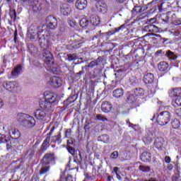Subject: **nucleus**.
Returning <instances> with one entry per match:
<instances>
[{
    "label": "nucleus",
    "instance_id": "1",
    "mask_svg": "<svg viewBox=\"0 0 181 181\" xmlns=\"http://www.w3.org/2000/svg\"><path fill=\"white\" fill-rule=\"evenodd\" d=\"M47 29H46L45 25H41L37 28V39L40 43V47L42 48V57L45 50L47 49V46H49V37L47 35Z\"/></svg>",
    "mask_w": 181,
    "mask_h": 181
},
{
    "label": "nucleus",
    "instance_id": "2",
    "mask_svg": "<svg viewBox=\"0 0 181 181\" xmlns=\"http://www.w3.org/2000/svg\"><path fill=\"white\" fill-rule=\"evenodd\" d=\"M42 59L45 63L49 65L50 73H52V74H59L60 73V68L57 64H54V57L50 51L45 50Z\"/></svg>",
    "mask_w": 181,
    "mask_h": 181
},
{
    "label": "nucleus",
    "instance_id": "3",
    "mask_svg": "<svg viewBox=\"0 0 181 181\" xmlns=\"http://www.w3.org/2000/svg\"><path fill=\"white\" fill-rule=\"evenodd\" d=\"M124 29H125V24H123L121 26L115 28V30L112 31H108L106 33H102L101 30H99L98 31L97 35L93 37V40H94V39H98V37L100 39H103V40H108L111 35L119 32V30H124Z\"/></svg>",
    "mask_w": 181,
    "mask_h": 181
},
{
    "label": "nucleus",
    "instance_id": "4",
    "mask_svg": "<svg viewBox=\"0 0 181 181\" xmlns=\"http://www.w3.org/2000/svg\"><path fill=\"white\" fill-rule=\"evenodd\" d=\"M172 118V114L169 111L161 112L157 117L156 121L158 125H168Z\"/></svg>",
    "mask_w": 181,
    "mask_h": 181
},
{
    "label": "nucleus",
    "instance_id": "5",
    "mask_svg": "<svg viewBox=\"0 0 181 181\" xmlns=\"http://www.w3.org/2000/svg\"><path fill=\"white\" fill-rule=\"evenodd\" d=\"M46 29L49 30H56L57 29V26H59V21L57 18L54 16H48L46 19Z\"/></svg>",
    "mask_w": 181,
    "mask_h": 181
},
{
    "label": "nucleus",
    "instance_id": "6",
    "mask_svg": "<svg viewBox=\"0 0 181 181\" xmlns=\"http://www.w3.org/2000/svg\"><path fill=\"white\" fill-rule=\"evenodd\" d=\"M153 80H155V76L152 73H148L147 74L144 75L143 78V81L145 84H150L151 86H148V90H151V93H155V88H156V83H153Z\"/></svg>",
    "mask_w": 181,
    "mask_h": 181
},
{
    "label": "nucleus",
    "instance_id": "7",
    "mask_svg": "<svg viewBox=\"0 0 181 181\" xmlns=\"http://www.w3.org/2000/svg\"><path fill=\"white\" fill-rule=\"evenodd\" d=\"M41 163L48 166L56 165V155H54V153H45L41 160Z\"/></svg>",
    "mask_w": 181,
    "mask_h": 181
},
{
    "label": "nucleus",
    "instance_id": "8",
    "mask_svg": "<svg viewBox=\"0 0 181 181\" xmlns=\"http://www.w3.org/2000/svg\"><path fill=\"white\" fill-rule=\"evenodd\" d=\"M3 87L6 90H8V91L13 93L19 87V83L16 81H5L3 83Z\"/></svg>",
    "mask_w": 181,
    "mask_h": 181
},
{
    "label": "nucleus",
    "instance_id": "9",
    "mask_svg": "<svg viewBox=\"0 0 181 181\" xmlns=\"http://www.w3.org/2000/svg\"><path fill=\"white\" fill-rule=\"evenodd\" d=\"M34 117L36 119L42 122L47 119V113L42 109H37L34 112Z\"/></svg>",
    "mask_w": 181,
    "mask_h": 181
},
{
    "label": "nucleus",
    "instance_id": "10",
    "mask_svg": "<svg viewBox=\"0 0 181 181\" xmlns=\"http://www.w3.org/2000/svg\"><path fill=\"white\" fill-rule=\"evenodd\" d=\"M49 83L52 87L54 88H59V87H62V84H63V81H62V78L59 76H52L50 78Z\"/></svg>",
    "mask_w": 181,
    "mask_h": 181
},
{
    "label": "nucleus",
    "instance_id": "11",
    "mask_svg": "<svg viewBox=\"0 0 181 181\" xmlns=\"http://www.w3.org/2000/svg\"><path fill=\"white\" fill-rule=\"evenodd\" d=\"M44 95L45 99L47 100V101H49L51 104L53 105L57 103V95L49 91L45 92Z\"/></svg>",
    "mask_w": 181,
    "mask_h": 181
},
{
    "label": "nucleus",
    "instance_id": "12",
    "mask_svg": "<svg viewBox=\"0 0 181 181\" xmlns=\"http://www.w3.org/2000/svg\"><path fill=\"white\" fill-rule=\"evenodd\" d=\"M36 125V120L35 118L30 115H28V118L25 119V122H23V127L27 128L28 129H30V128H33Z\"/></svg>",
    "mask_w": 181,
    "mask_h": 181
},
{
    "label": "nucleus",
    "instance_id": "13",
    "mask_svg": "<svg viewBox=\"0 0 181 181\" xmlns=\"http://www.w3.org/2000/svg\"><path fill=\"white\" fill-rule=\"evenodd\" d=\"M40 107L41 110H45V111H50L53 108V105L47 100V99L40 100Z\"/></svg>",
    "mask_w": 181,
    "mask_h": 181
},
{
    "label": "nucleus",
    "instance_id": "14",
    "mask_svg": "<svg viewBox=\"0 0 181 181\" xmlns=\"http://www.w3.org/2000/svg\"><path fill=\"white\" fill-rule=\"evenodd\" d=\"M90 28H93V30L95 29V26L100 25V17L97 15H93L90 18Z\"/></svg>",
    "mask_w": 181,
    "mask_h": 181
},
{
    "label": "nucleus",
    "instance_id": "15",
    "mask_svg": "<svg viewBox=\"0 0 181 181\" xmlns=\"http://www.w3.org/2000/svg\"><path fill=\"white\" fill-rule=\"evenodd\" d=\"M6 145L7 151H11V149H13V151H16V145H18V143L8 137Z\"/></svg>",
    "mask_w": 181,
    "mask_h": 181
},
{
    "label": "nucleus",
    "instance_id": "16",
    "mask_svg": "<svg viewBox=\"0 0 181 181\" xmlns=\"http://www.w3.org/2000/svg\"><path fill=\"white\" fill-rule=\"evenodd\" d=\"M60 12L64 16H69L71 13V7L69 4H63L61 6Z\"/></svg>",
    "mask_w": 181,
    "mask_h": 181
},
{
    "label": "nucleus",
    "instance_id": "17",
    "mask_svg": "<svg viewBox=\"0 0 181 181\" xmlns=\"http://www.w3.org/2000/svg\"><path fill=\"white\" fill-rule=\"evenodd\" d=\"M163 144H165V139L163 137H157L154 141V146L158 151L162 150V148H163Z\"/></svg>",
    "mask_w": 181,
    "mask_h": 181
},
{
    "label": "nucleus",
    "instance_id": "18",
    "mask_svg": "<svg viewBox=\"0 0 181 181\" xmlns=\"http://www.w3.org/2000/svg\"><path fill=\"white\" fill-rule=\"evenodd\" d=\"M8 134L12 139H19L21 138V132L16 128H12L8 131Z\"/></svg>",
    "mask_w": 181,
    "mask_h": 181
},
{
    "label": "nucleus",
    "instance_id": "19",
    "mask_svg": "<svg viewBox=\"0 0 181 181\" xmlns=\"http://www.w3.org/2000/svg\"><path fill=\"white\" fill-rule=\"evenodd\" d=\"M103 60L101 59V57H99L97 59H94L91 61L89 64L86 65L85 67H89V69H94L95 66L98 67V66L101 65Z\"/></svg>",
    "mask_w": 181,
    "mask_h": 181
},
{
    "label": "nucleus",
    "instance_id": "20",
    "mask_svg": "<svg viewBox=\"0 0 181 181\" xmlns=\"http://www.w3.org/2000/svg\"><path fill=\"white\" fill-rule=\"evenodd\" d=\"M169 95L173 98L174 97H179L181 94V88H172L168 91Z\"/></svg>",
    "mask_w": 181,
    "mask_h": 181
},
{
    "label": "nucleus",
    "instance_id": "21",
    "mask_svg": "<svg viewBox=\"0 0 181 181\" xmlns=\"http://www.w3.org/2000/svg\"><path fill=\"white\" fill-rule=\"evenodd\" d=\"M101 110L103 112H110L112 110V105L108 101H105L102 103Z\"/></svg>",
    "mask_w": 181,
    "mask_h": 181
},
{
    "label": "nucleus",
    "instance_id": "22",
    "mask_svg": "<svg viewBox=\"0 0 181 181\" xmlns=\"http://www.w3.org/2000/svg\"><path fill=\"white\" fill-rule=\"evenodd\" d=\"M79 25L81 28H86V29H88L89 30H93V28L91 27V25L90 24V21L87 20V18H82L79 21Z\"/></svg>",
    "mask_w": 181,
    "mask_h": 181
},
{
    "label": "nucleus",
    "instance_id": "23",
    "mask_svg": "<svg viewBox=\"0 0 181 181\" xmlns=\"http://www.w3.org/2000/svg\"><path fill=\"white\" fill-rule=\"evenodd\" d=\"M144 30L150 33H157V32H159V28L153 24H150L144 27Z\"/></svg>",
    "mask_w": 181,
    "mask_h": 181
},
{
    "label": "nucleus",
    "instance_id": "24",
    "mask_svg": "<svg viewBox=\"0 0 181 181\" xmlns=\"http://www.w3.org/2000/svg\"><path fill=\"white\" fill-rule=\"evenodd\" d=\"M75 5L77 9L83 11V9L87 8V0H77Z\"/></svg>",
    "mask_w": 181,
    "mask_h": 181
},
{
    "label": "nucleus",
    "instance_id": "25",
    "mask_svg": "<svg viewBox=\"0 0 181 181\" xmlns=\"http://www.w3.org/2000/svg\"><path fill=\"white\" fill-rule=\"evenodd\" d=\"M95 8L100 13H107V11H108V8L107 7V4H98L95 5Z\"/></svg>",
    "mask_w": 181,
    "mask_h": 181
},
{
    "label": "nucleus",
    "instance_id": "26",
    "mask_svg": "<svg viewBox=\"0 0 181 181\" xmlns=\"http://www.w3.org/2000/svg\"><path fill=\"white\" fill-rule=\"evenodd\" d=\"M29 117V115L24 114V113H18L16 117V120L18 122H20L22 125H23V122L28 119V117Z\"/></svg>",
    "mask_w": 181,
    "mask_h": 181
},
{
    "label": "nucleus",
    "instance_id": "27",
    "mask_svg": "<svg viewBox=\"0 0 181 181\" xmlns=\"http://www.w3.org/2000/svg\"><path fill=\"white\" fill-rule=\"evenodd\" d=\"M141 160L142 162H151V160L152 159V156L151 155V153L148 151H144L141 153Z\"/></svg>",
    "mask_w": 181,
    "mask_h": 181
},
{
    "label": "nucleus",
    "instance_id": "28",
    "mask_svg": "<svg viewBox=\"0 0 181 181\" xmlns=\"http://www.w3.org/2000/svg\"><path fill=\"white\" fill-rule=\"evenodd\" d=\"M21 71H22V66L17 65L14 69L11 71V76L13 78H16L19 74H21Z\"/></svg>",
    "mask_w": 181,
    "mask_h": 181
},
{
    "label": "nucleus",
    "instance_id": "29",
    "mask_svg": "<svg viewBox=\"0 0 181 181\" xmlns=\"http://www.w3.org/2000/svg\"><path fill=\"white\" fill-rule=\"evenodd\" d=\"M173 16H176L175 13H172V11H168L162 16L161 19L165 23H169V20L170 18H173Z\"/></svg>",
    "mask_w": 181,
    "mask_h": 181
},
{
    "label": "nucleus",
    "instance_id": "30",
    "mask_svg": "<svg viewBox=\"0 0 181 181\" xmlns=\"http://www.w3.org/2000/svg\"><path fill=\"white\" fill-rule=\"evenodd\" d=\"M122 95H124V89H122V88L115 89L112 91V96L115 98H121Z\"/></svg>",
    "mask_w": 181,
    "mask_h": 181
},
{
    "label": "nucleus",
    "instance_id": "31",
    "mask_svg": "<svg viewBox=\"0 0 181 181\" xmlns=\"http://www.w3.org/2000/svg\"><path fill=\"white\" fill-rule=\"evenodd\" d=\"M52 144H57L60 145L62 144V133L59 132L57 135L51 137Z\"/></svg>",
    "mask_w": 181,
    "mask_h": 181
},
{
    "label": "nucleus",
    "instance_id": "32",
    "mask_svg": "<svg viewBox=\"0 0 181 181\" xmlns=\"http://www.w3.org/2000/svg\"><path fill=\"white\" fill-rule=\"evenodd\" d=\"M41 163V168L40 169V175H46L50 170V165H45L43 163Z\"/></svg>",
    "mask_w": 181,
    "mask_h": 181
},
{
    "label": "nucleus",
    "instance_id": "33",
    "mask_svg": "<svg viewBox=\"0 0 181 181\" xmlns=\"http://www.w3.org/2000/svg\"><path fill=\"white\" fill-rule=\"evenodd\" d=\"M78 152V156H77V154L74 156V162L75 163V168H78V165H81V160H83V158L81 157V152L80 151Z\"/></svg>",
    "mask_w": 181,
    "mask_h": 181
},
{
    "label": "nucleus",
    "instance_id": "34",
    "mask_svg": "<svg viewBox=\"0 0 181 181\" xmlns=\"http://www.w3.org/2000/svg\"><path fill=\"white\" fill-rule=\"evenodd\" d=\"M158 69L160 71H166L169 69V64L166 62H161L158 63Z\"/></svg>",
    "mask_w": 181,
    "mask_h": 181
},
{
    "label": "nucleus",
    "instance_id": "35",
    "mask_svg": "<svg viewBox=\"0 0 181 181\" xmlns=\"http://www.w3.org/2000/svg\"><path fill=\"white\" fill-rule=\"evenodd\" d=\"M138 97L136 96V94L134 93H129L127 97V101L129 104H132L133 103H135Z\"/></svg>",
    "mask_w": 181,
    "mask_h": 181
},
{
    "label": "nucleus",
    "instance_id": "36",
    "mask_svg": "<svg viewBox=\"0 0 181 181\" xmlns=\"http://www.w3.org/2000/svg\"><path fill=\"white\" fill-rule=\"evenodd\" d=\"M165 56H166L169 60H176V59H177V56L175 54V52L169 49L165 52Z\"/></svg>",
    "mask_w": 181,
    "mask_h": 181
},
{
    "label": "nucleus",
    "instance_id": "37",
    "mask_svg": "<svg viewBox=\"0 0 181 181\" xmlns=\"http://www.w3.org/2000/svg\"><path fill=\"white\" fill-rule=\"evenodd\" d=\"M98 141H100V142H103V144H108V142H110V136L107 134H101L98 136Z\"/></svg>",
    "mask_w": 181,
    "mask_h": 181
},
{
    "label": "nucleus",
    "instance_id": "38",
    "mask_svg": "<svg viewBox=\"0 0 181 181\" xmlns=\"http://www.w3.org/2000/svg\"><path fill=\"white\" fill-rule=\"evenodd\" d=\"M152 138H153L152 133H149L144 136L143 141L144 144H147L149 145V144H151L153 141Z\"/></svg>",
    "mask_w": 181,
    "mask_h": 181
},
{
    "label": "nucleus",
    "instance_id": "39",
    "mask_svg": "<svg viewBox=\"0 0 181 181\" xmlns=\"http://www.w3.org/2000/svg\"><path fill=\"white\" fill-rule=\"evenodd\" d=\"M49 142L50 136H47L42 144L41 151H42V152H45V151L47 149V145H49Z\"/></svg>",
    "mask_w": 181,
    "mask_h": 181
},
{
    "label": "nucleus",
    "instance_id": "40",
    "mask_svg": "<svg viewBox=\"0 0 181 181\" xmlns=\"http://www.w3.org/2000/svg\"><path fill=\"white\" fill-rule=\"evenodd\" d=\"M9 16L13 19V21H16V11L13 7L9 8Z\"/></svg>",
    "mask_w": 181,
    "mask_h": 181
},
{
    "label": "nucleus",
    "instance_id": "41",
    "mask_svg": "<svg viewBox=\"0 0 181 181\" xmlns=\"http://www.w3.org/2000/svg\"><path fill=\"white\" fill-rule=\"evenodd\" d=\"M171 125L174 129H178L180 127V120L178 119H174L171 122Z\"/></svg>",
    "mask_w": 181,
    "mask_h": 181
},
{
    "label": "nucleus",
    "instance_id": "42",
    "mask_svg": "<svg viewBox=\"0 0 181 181\" xmlns=\"http://www.w3.org/2000/svg\"><path fill=\"white\" fill-rule=\"evenodd\" d=\"M66 149L68 152H69V153L72 155V156H76V155H77V153H78V150H76V148L70 146H66Z\"/></svg>",
    "mask_w": 181,
    "mask_h": 181
},
{
    "label": "nucleus",
    "instance_id": "43",
    "mask_svg": "<svg viewBox=\"0 0 181 181\" xmlns=\"http://www.w3.org/2000/svg\"><path fill=\"white\" fill-rule=\"evenodd\" d=\"M139 170L141 172H144V173H148V172H151V167L149 165H141L139 167Z\"/></svg>",
    "mask_w": 181,
    "mask_h": 181
},
{
    "label": "nucleus",
    "instance_id": "44",
    "mask_svg": "<svg viewBox=\"0 0 181 181\" xmlns=\"http://www.w3.org/2000/svg\"><path fill=\"white\" fill-rule=\"evenodd\" d=\"M9 136L0 134V145L6 144L8 142V139Z\"/></svg>",
    "mask_w": 181,
    "mask_h": 181
},
{
    "label": "nucleus",
    "instance_id": "45",
    "mask_svg": "<svg viewBox=\"0 0 181 181\" xmlns=\"http://www.w3.org/2000/svg\"><path fill=\"white\" fill-rule=\"evenodd\" d=\"M174 107H181V95L177 96L174 101H173Z\"/></svg>",
    "mask_w": 181,
    "mask_h": 181
},
{
    "label": "nucleus",
    "instance_id": "46",
    "mask_svg": "<svg viewBox=\"0 0 181 181\" xmlns=\"http://www.w3.org/2000/svg\"><path fill=\"white\" fill-rule=\"evenodd\" d=\"M144 11H145V8L142 9V7L139 6H135L132 10V13L136 15V13H141V12H144Z\"/></svg>",
    "mask_w": 181,
    "mask_h": 181
},
{
    "label": "nucleus",
    "instance_id": "47",
    "mask_svg": "<svg viewBox=\"0 0 181 181\" xmlns=\"http://www.w3.org/2000/svg\"><path fill=\"white\" fill-rule=\"evenodd\" d=\"M28 52H30V53H32L33 54H35V53L37 52V48H36V47H35V45H33V44H28Z\"/></svg>",
    "mask_w": 181,
    "mask_h": 181
},
{
    "label": "nucleus",
    "instance_id": "48",
    "mask_svg": "<svg viewBox=\"0 0 181 181\" xmlns=\"http://www.w3.org/2000/svg\"><path fill=\"white\" fill-rule=\"evenodd\" d=\"M134 93H136V97H138V95L142 96L145 94V91L142 88H136Z\"/></svg>",
    "mask_w": 181,
    "mask_h": 181
},
{
    "label": "nucleus",
    "instance_id": "49",
    "mask_svg": "<svg viewBox=\"0 0 181 181\" xmlns=\"http://www.w3.org/2000/svg\"><path fill=\"white\" fill-rule=\"evenodd\" d=\"M36 153V146H33L28 151V156H30V158H33V156H35V153Z\"/></svg>",
    "mask_w": 181,
    "mask_h": 181
},
{
    "label": "nucleus",
    "instance_id": "50",
    "mask_svg": "<svg viewBox=\"0 0 181 181\" xmlns=\"http://www.w3.org/2000/svg\"><path fill=\"white\" fill-rule=\"evenodd\" d=\"M129 81L132 86H136L138 84L139 81L138 78H136V76H132L129 78Z\"/></svg>",
    "mask_w": 181,
    "mask_h": 181
},
{
    "label": "nucleus",
    "instance_id": "51",
    "mask_svg": "<svg viewBox=\"0 0 181 181\" xmlns=\"http://www.w3.org/2000/svg\"><path fill=\"white\" fill-rule=\"evenodd\" d=\"M77 100V95L74 94L71 95L68 99L67 101L69 103V104H71V103H74Z\"/></svg>",
    "mask_w": 181,
    "mask_h": 181
},
{
    "label": "nucleus",
    "instance_id": "52",
    "mask_svg": "<svg viewBox=\"0 0 181 181\" xmlns=\"http://www.w3.org/2000/svg\"><path fill=\"white\" fill-rule=\"evenodd\" d=\"M96 119L98 121H103V122L108 121V119H107V117H104L103 115H97Z\"/></svg>",
    "mask_w": 181,
    "mask_h": 181
},
{
    "label": "nucleus",
    "instance_id": "53",
    "mask_svg": "<svg viewBox=\"0 0 181 181\" xmlns=\"http://www.w3.org/2000/svg\"><path fill=\"white\" fill-rule=\"evenodd\" d=\"M33 11L35 12H37V11H40V4L37 3V4H33Z\"/></svg>",
    "mask_w": 181,
    "mask_h": 181
},
{
    "label": "nucleus",
    "instance_id": "54",
    "mask_svg": "<svg viewBox=\"0 0 181 181\" xmlns=\"http://www.w3.org/2000/svg\"><path fill=\"white\" fill-rule=\"evenodd\" d=\"M67 57H68V60L69 62H71L73 60H76V57H77V56L76 55V54H68Z\"/></svg>",
    "mask_w": 181,
    "mask_h": 181
},
{
    "label": "nucleus",
    "instance_id": "55",
    "mask_svg": "<svg viewBox=\"0 0 181 181\" xmlns=\"http://www.w3.org/2000/svg\"><path fill=\"white\" fill-rule=\"evenodd\" d=\"M84 69H86V66L82 67V71H80L79 72L76 73V77L78 78H80L81 77L82 74H84Z\"/></svg>",
    "mask_w": 181,
    "mask_h": 181
},
{
    "label": "nucleus",
    "instance_id": "56",
    "mask_svg": "<svg viewBox=\"0 0 181 181\" xmlns=\"http://www.w3.org/2000/svg\"><path fill=\"white\" fill-rule=\"evenodd\" d=\"M111 159H117L118 158V151H115L110 154Z\"/></svg>",
    "mask_w": 181,
    "mask_h": 181
},
{
    "label": "nucleus",
    "instance_id": "57",
    "mask_svg": "<svg viewBox=\"0 0 181 181\" xmlns=\"http://www.w3.org/2000/svg\"><path fill=\"white\" fill-rule=\"evenodd\" d=\"M166 52L163 49H158L157 52H155V56H160V54H165Z\"/></svg>",
    "mask_w": 181,
    "mask_h": 181
},
{
    "label": "nucleus",
    "instance_id": "58",
    "mask_svg": "<svg viewBox=\"0 0 181 181\" xmlns=\"http://www.w3.org/2000/svg\"><path fill=\"white\" fill-rule=\"evenodd\" d=\"M68 23L71 28H74V26H76V20H69Z\"/></svg>",
    "mask_w": 181,
    "mask_h": 181
},
{
    "label": "nucleus",
    "instance_id": "59",
    "mask_svg": "<svg viewBox=\"0 0 181 181\" xmlns=\"http://www.w3.org/2000/svg\"><path fill=\"white\" fill-rule=\"evenodd\" d=\"M85 176L87 179H90V180H93V179H94L95 177L94 175L89 173H85Z\"/></svg>",
    "mask_w": 181,
    "mask_h": 181
},
{
    "label": "nucleus",
    "instance_id": "60",
    "mask_svg": "<svg viewBox=\"0 0 181 181\" xmlns=\"http://www.w3.org/2000/svg\"><path fill=\"white\" fill-rule=\"evenodd\" d=\"M84 129L86 132L90 129V123L88 121L85 122Z\"/></svg>",
    "mask_w": 181,
    "mask_h": 181
},
{
    "label": "nucleus",
    "instance_id": "61",
    "mask_svg": "<svg viewBox=\"0 0 181 181\" xmlns=\"http://www.w3.org/2000/svg\"><path fill=\"white\" fill-rule=\"evenodd\" d=\"M74 142H76V140L73 138H71L67 141L68 145H74Z\"/></svg>",
    "mask_w": 181,
    "mask_h": 181
},
{
    "label": "nucleus",
    "instance_id": "62",
    "mask_svg": "<svg viewBox=\"0 0 181 181\" xmlns=\"http://www.w3.org/2000/svg\"><path fill=\"white\" fill-rule=\"evenodd\" d=\"M71 134V129H66V131L65 132L66 138H69V136H70Z\"/></svg>",
    "mask_w": 181,
    "mask_h": 181
},
{
    "label": "nucleus",
    "instance_id": "63",
    "mask_svg": "<svg viewBox=\"0 0 181 181\" xmlns=\"http://www.w3.org/2000/svg\"><path fill=\"white\" fill-rule=\"evenodd\" d=\"M173 25H175V26H177L178 25H181V20L177 19L173 21Z\"/></svg>",
    "mask_w": 181,
    "mask_h": 181
},
{
    "label": "nucleus",
    "instance_id": "64",
    "mask_svg": "<svg viewBox=\"0 0 181 181\" xmlns=\"http://www.w3.org/2000/svg\"><path fill=\"white\" fill-rule=\"evenodd\" d=\"M175 114H177V117H181V107L175 110Z\"/></svg>",
    "mask_w": 181,
    "mask_h": 181
}]
</instances>
